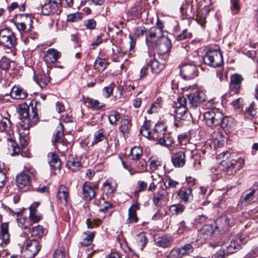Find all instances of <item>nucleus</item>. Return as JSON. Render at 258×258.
Masks as SVG:
<instances>
[{"label":"nucleus","mask_w":258,"mask_h":258,"mask_svg":"<svg viewBox=\"0 0 258 258\" xmlns=\"http://www.w3.org/2000/svg\"><path fill=\"white\" fill-rule=\"evenodd\" d=\"M11 97L16 100H23L28 96L27 92L23 88L17 86H14L10 93Z\"/></svg>","instance_id":"f3484780"},{"label":"nucleus","mask_w":258,"mask_h":258,"mask_svg":"<svg viewBox=\"0 0 258 258\" xmlns=\"http://www.w3.org/2000/svg\"><path fill=\"white\" fill-rule=\"evenodd\" d=\"M32 120H30V117L27 118L21 119L20 126L24 130H28L30 127L34 125L39 119L38 115L36 109L32 107Z\"/></svg>","instance_id":"2eb2a0df"},{"label":"nucleus","mask_w":258,"mask_h":258,"mask_svg":"<svg viewBox=\"0 0 258 258\" xmlns=\"http://www.w3.org/2000/svg\"><path fill=\"white\" fill-rule=\"evenodd\" d=\"M180 72L184 80H191L198 75L197 66L192 63H184L180 66Z\"/></svg>","instance_id":"6e6552de"},{"label":"nucleus","mask_w":258,"mask_h":258,"mask_svg":"<svg viewBox=\"0 0 258 258\" xmlns=\"http://www.w3.org/2000/svg\"><path fill=\"white\" fill-rule=\"evenodd\" d=\"M130 121V120L128 119H124L122 121L121 125L119 127L120 130L122 133L127 134L129 133L131 127V123Z\"/></svg>","instance_id":"864d4df0"},{"label":"nucleus","mask_w":258,"mask_h":258,"mask_svg":"<svg viewBox=\"0 0 258 258\" xmlns=\"http://www.w3.org/2000/svg\"><path fill=\"white\" fill-rule=\"evenodd\" d=\"M206 64L213 67H220L223 64V55L219 49L209 50L203 57Z\"/></svg>","instance_id":"39448f33"},{"label":"nucleus","mask_w":258,"mask_h":258,"mask_svg":"<svg viewBox=\"0 0 258 258\" xmlns=\"http://www.w3.org/2000/svg\"><path fill=\"white\" fill-rule=\"evenodd\" d=\"M255 104L251 103L249 107L246 109V112L250 118H253L256 114V110L254 107Z\"/></svg>","instance_id":"680f3d73"},{"label":"nucleus","mask_w":258,"mask_h":258,"mask_svg":"<svg viewBox=\"0 0 258 258\" xmlns=\"http://www.w3.org/2000/svg\"><path fill=\"white\" fill-rule=\"evenodd\" d=\"M243 79L242 77L238 74H234L231 77L230 88L231 90L237 94L241 87V83Z\"/></svg>","instance_id":"a211bd4d"},{"label":"nucleus","mask_w":258,"mask_h":258,"mask_svg":"<svg viewBox=\"0 0 258 258\" xmlns=\"http://www.w3.org/2000/svg\"><path fill=\"white\" fill-rule=\"evenodd\" d=\"M146 36L147 41L156 43L159 39L164 35L159 29L152 27L146 32Z\"/></svg>","instance_id":"6ab92c4d"},{"label":"nucleus","mask_w":258,"mask_h":258,"mask_svg":"<svg viewBox=\"0 0 258 258\" xmlns=\"http://www.w3.org/2000/svg\"><path fill=\"white\" fill-rule=\"evenodd\" d=\"M140 204L136 202L128 209L127 221L128 223H137L138 221L137 211L140 209Z\"/></svg>","instance_id":"aec40b11"},{"label":"nucleus","mask_w":258,"mask_h":258,"mask_svg":"<svg viewBox=\"0 0 258 258\" xmlns=\"http://www.w3.org/2000/svg\"><path fill=\"white\" fill-rule=\"evenodd\" d=\"M47 76L43 73H39L35 76L34 78L35 82L40 88H43L45 87L50 82V77L49 76V74Z\"/></svg>","instance_id":"b1692460"},{"label":"nucleus","mask_w":258,"mask_h":258,"mask_svg":"<svg viewBox=\"0 0 258 258\" xmlns=\"http://www.w3.org/2000/svg\"><path fill=\"white\" fill-rule=\"evenodd\" d=\"M120 115L119 112L116 110H111L109 112L108 119L111 124H114L119 119Z\"/></svg>","instance_id":"09e8293b"},{"label":"nucleus","mask_w":258,"mask_h":258,"mask_svg":"<svg viewBox=\"0 0 258 258\" xmlns=\"http://www.w3.org/2000/svg\"><path fill=\"white\" fill-rule=\"evenodd\" d=\"M83 197L85 201H89L95 198L96 191L94 188L85 182L83 187Z\"/></svg>","instance_id":"393cba45"},{"label":"nucleus","mask_w":258,"mask_h":258,"mask_svg":"<svg viewBox=\"0 0 258 258\" xmlns=\"http://www.w3.org/2000/svg\"><path fill=\"white\" fill-rule=\"evenodd\" d=\"M83 102L89 107H91L94 109L100 110L105 106V104L104 103H100L97 100L91 99L90 98H84Z\"/></svg>","instance_id":"473e14b6"},{"label":"nucleus","mask_w":258,"mask_h":258,"mask_svg":"<svg viewBox=\"0 0 258 258\" xmlns=\"http://www.w3.org/2000/svg\"><path fill=\"white\" fill-rule=\"evenodd\" d=\"M234 157V154H231L228 152L223 153V158L228 159L222 161L221 164L223 167V170L228 175L234 174L244 165V159L241 157L233 159Z\"/></svg>","instance_id":"f257e3e1"},{"label":"nucleus","mask_w":258,"mask_h":258,"mask_svg":"<svg viewBox=\"0 0 258 258\" xmlns=\"http://www.w3.org/2000/svg\"><path fill=\"white\" fill-rule=\"evenodd\" d=\"M171 162L175 167H182L185 164V150L183 149L173 153L171 156Z\"/></svg>","instance_id":"4468645a"},{"label":"nucleus","mask_w":258,"mask_h":258,"mask_svg":"<svg viewBox=\"0 0 258 258\" xmlns=\"http://www.w3.org/2000/svg\"><path fill=\"white\" fill-rule=\"evenodd\" d=\"M192 189L188 187L184 190L181 195V200L184 202L189 201L192 199Z\"/></svg>","instance_id":"6e6d98bb"},{"label":"nucleus","mask_w":258,"mask_h":258,"mask_svg":"<svg viewBox=\"0 0 258 258\" xmlns=\"http://www.w3.org/2000/svg\"><path fill=\"white\" fill-rule=\"evenodd\" d=\"M101 221L100 219H95L91 220L89 219L86 220V224L89 229H92L95 227H98L101 223Z\"/></svg>","instance_id":"e2e57ef3"},{"label":"nucleus","mask_w":258,"mask_h":258,"mask_svg":"<svg viewBox=\"0 0 258 258\" xmlns=\"http://www.w3.org/2000/svg\"><path fill=\"white\" fill-rule=\"evenodd\" d=\"M29 107L26 104H20L19 105V113L20 115L21 119L29 118L30 115Z\"/></svg>","instance_id":"c03bdc74"},{"label":"nucleus","mask_w":258,"mask_h":258,"mask_svg":"<svg viewBox=\"0 0 258 258\" xmlns=\"http://www.w3.org/2000/svg\"><path fill=\"white\" fill-rule=\"evenodd\" d=\"M95 232L94 231L90 232H84V236L81 244L84 246H88L91 244L95 236Z\"/></svg>","instance_id":"37998d69"},{"label":"nucleus","mask_w":258,"mask_h":258,"mask_svg":"<svg viewBox=\"0 0 258 258\" xmlns=\"http://www.w3.org/2000/svg\"><path fill=\"white\" fill-rule=\"evenodd\" d=\"M42 13L44 15H49L51 13L54 14L59 15L60 13L53 7V6L49 2L42 6Z\"/></svg>","instance_id":"e433bc0d"},{"label":"nucleus","mask_w":258,"mask_h":258,"mask_svg":"<svg viewBox=\"0 0 258 258\" xmlns=\"http://www.w3.org/2000/svg\"><path fill=\"white\" fill-rule=\"evenodd\" d=\"M173 238L171 236L164 235L159 236L155 239V242L157 246L166 248L170 246L173 243Z\"/></svg>","instance_id":"4be33fe9"},{"label":"nucleus","mask_w":258,"mask_h":258,"mask_svg":"<svg viewBox=\"0 0 258 258\" xmlns=\"http://www.w3.org/2000/svg\"><path fill=\"white\" fill-rule=\"evenodd\" d=\"M150 67L152 72L156 75L159 74L164 69L163 64L159 62L156 59L150 60Z\"/></svg>","instance_id":"f704fd0d"},{"label":"nucleus","mask_w":258,"mask_h":258,"mask_svg":"<svg viewBox=\"0 0 258 258\" xmlns=\"http://www.w3.org/2000/svg\"><path fill=\"white\" fill-rule=\"evenodd\" d=\"M16 38L14 32L8 28L0 31V43L4 46L11 48L16 44Z\"/></svg>","instance_id":"0eeeda50"},{"label":"nucleus","mask_w":258,"mask_h":258,"mask_svg":"<svg viewBox=\"0 0 258 258\" xmlns=\"http://www.w3.org/2000/svg\"><path fill=\"white\" fill-rule=\"evenodd\" d=\"M138 186L139 189L134 192V195L136 198H138L140 192L144 191L147 188L148 184L144 181L139 180L138 182Z\"/></svg>","instance_id":"4d7b16f0"},{"label":"nucleus","mask_w":258,"mask_h":258,"mask_svg":"<svg viewBox=\"0 0 258 258\" xmlns=\"http://www.w3.org/2000/svg\"><path fill=\"white\" fill-rule=\"evenodd\" d=\"M255 196L256 190L255 189H251L249 191H245L241 198V204L244 205L249 204L254 200Z\"/></svg>","instance_id":"2f4dec72"},{"label":"nucleus","mask_w":258,"mask_h":258,"mask_svg":"<svg viewBox=\"0 0 258 258\" xmlns=\"http://www.w3.org/2000/svg\"><path fill=\"white\" fill-rule=\"evenodd\" d=\"M164 185L166 188H176L179 185V182L172 179L170 177L167 176L164 180Z\"/></svg>","instance_id":"a18cd8bd"},{"label":"nucleus","mask_w":258,"mask_h":258,"mask_svg":"<svg viewBox=\"0 0 258 258\" xmlns=\"http://www.w3.org/2000/svg\"><path fill=\"white\" fill-rule=\"evenodd\" d=\"M47 160L49 165L53 169H58L61 167V161L58 156L54 153H49L47 155Z\"/></svg>","instance_id":"bb28decb"},{"label":"nucleus","mask_w":258,"mask_h":258,"mask_svg":"<svg viewBox=\"0 0 258 258\" xmlns=\"http://www.w3.org/2000/svg\"><path fill=\"white\" fill-rule=\"evenodd\" d=\"M233 224L234 219L233 218L224 215L217 218L214 225L216 229L225 232L227 231Z\"/></svg>","instance_id":"9b49d317"},{"label":"nucleus","mask_w":258,"mask_h":258,"mask_svg":"<svg viewBox=\"0 0 258 258\" xmlns=\"http://www.w3.org/2000/svg\"><path fill=\"white\" fill-rule=\"evenodd\" d=\"M191 33L187 32V29L183 30L181 33L177 35L176 39L178 41L183 40L188 38H190Z\"/></svg>","instance_id":"774afa93"},{"label":"nucleus","mask_w":258,"mask_h":258,"mask_svg":"<svg viewBox=\"0 0 258 258\" xmlns=\"http://www.w3.org/2000/svg\"><path fill=\"white\" fill-rule=\"evenodd\" d=\"M60 52L56 50L51 48L48 49L44 56V60L47 64L55 62L60 57Z\"/></svg>","instance_id":"412c9836"},{"label":"nucleus","mask_w":258,"mask_h":258,"mask_svg":"<svg viewBox=\"0 0 258 258\" xmlns=\"http://www.w3.org/2000/svg\"><path fill=\"white\" fill-rule=\"evenodd\" d=\"M30 178L25 173L22 172L17 176L16 183L20 188H23L30 183Z\"/></svg>","instance_id":"c756f323"},{"label":"nucleus","mask_w":258,"mask_h":258,"mask_svg":"<svg viewBox=\"0 0 258 258\" xmlns=\"http://www.w3.org/2000/svg\"><path fill=\"white\" fill-rule=\"evenodd\" d=\"M63 136V126L59 123L56 128V132L53 134L52 142L54 144L58 142L59 140Z\"/></svg>","instance_id":"ea45409f"},{"label":"nucleus","mask_w":258,"mask_h":258,"mask_svg":"<svg viewBox=\"0 0 258 258\" xmlns=\"http://www.w3.org/2000/svg\"><path fill=\"white\" fill-rule=\"evenodd\" d=\"M103 140H105L108 144L107 137L105 134V131L102 128L94 133L91 144L93 146Z\"/></svg>","instance_id":"c85d7f7f"},{"label":"nucleus","mask_w":258,"mask_h":258,"mask_svg":"<svg viewBox=\"0 0 258 258\" xmlns=\"http://www.w3.org/2000/svg\"><path fill=\"white\" fill-rule=\"evenodd\" d=\"M155 45L158 55L165 56L164 59H166L171 48V42L170 39L164 35L156 42Z\"/></svg>","instance_id":"423d86ee"},{"label":"nucleus","mask_w":258,"mask_h":258,"mask_svg":"<svg viewBox=\"0 0 258 258\" xmlns=\"http://www.w3.org/2000/svg\"><path fill=\"white\" fill-rule=\"evenodd\" d=\"M130 155L133 160H139L143 156V150L140 146H135L131 149Z\"/></svg>","instance_id":"58836bf2"},{"label":"nucleus","mask_w":258,"mask_h":258,"mask_svg":"<svg viewBox=\"0 0 258 258\" xmlns=\"http://www.w3.org/2000/svg\"><path fill=\"white\" fill-rule=\"evenodd\" d=\"M83 18V14L81 13L76 12L70 14L67 16V21L68 22H76L80 21Z\"/></svg>","instance_id":"49530a36"},{"label":"nucleus","mask_w":258,"mask_h":258,"mask_svg":"<svg viewBox=\"0 0 258 258\" xmlns=\"http://www.w3.org/2000/svg\"><path fill=\"white\" fill-rule=\"evenodd\" d=\"M0 130L2 132H5L8 135V137H11L13 131L11 130V122L7 117H2L0 124Z\"/></svg>","instance_id":"5701e85b"},{"label":"nucleus","mask_w":258,"mask_h":258,"mask_svg":"<svg viewBox=\"0 0 258 258\" xmlns=\"http://www.w3.org/2000/svg\"><path fill=\"white\" fill-rule=\"evenodd\" d=\"M7 141L11 143V146L12 148L13 152L12 153V156L18 155L20 152V147L15 143L12 139V137H8Z\"/></svg>","instance_id":"3c124183"},{"label":"nucleus","mask_w":258,"mask_h":258,"mask_svg":"<svg viewBox=\"0 0 258 258\" xmlns=\"http://www.w3.org/2000/svg\"><path fill=\"white\" fill-rule=\"evenodd\" d=\"M11 60L10 59L3 57L0 60V68L4 70H7L10 68Z\"/></svg>","instance_id":"bf43d9fd"},{"label":"nucleus","mask_w":258,"mask_h":258,"mask_svg":"<svg viewBox=\"0 0 258 258\" xmlns=\"http://www.w3.org/2000/svg\"><path fill=\"white\" fill-rule=\"evenodd\" d=\"M69 189L64 186H61L59 188L56 198L58 201L61 203H63L64 204H67L69 202Z\"/></svg>","instance_id":"cd10ccee"},{"label":"nucleus","mask_w":258,"mask_h":258,"mask_svg":"<svg viewBox=\"0 0 258 258\" xmlns=\"http://www.w3.org/2000/svg\"><path fill=\"white\" fill-rule=\"evenodd\" d=\"M184 210V206L181 204H175L171 205L169 208L171 213L174 215L181 214Z\"/></svg>","instance_id":"8fccbe9b"},{"label":"nucleus","mask_w":258,"mask_h":258,"mask_svg":"<svg viewBox=\"0 0 258 258\" xmlns=\"http://www.w3.org/2000/svg\"><path fill=\"white\" fill-rule=\"evenodd\" d=\"M84 26L86 29L92 30L94 29L96 26V22L93 19H89L84 22Z\"/></svg>","instance_id":"338daca9"},{"label":"nucleus","mask_w":258,"mask_h":258,"mask_svg":"<svg viewBox=\"0 0 258 258\" xmlns=\"http://www.w3.org/2000/svg\"><path fill=\"white\" fill-rule=\"evenodd\" d=\"M31 233L32 236L38 238H41L45 234L44 228L41 225L33 227Z\"/></svg>","instance_id":"79ce46f5"},{"label":"nucleus","mask_w":258,"mask_h":258,"mask_svg":"<svg viewBox=\"0 0 258 258\" xmlns=\"http://www.w3.org/2000/svg\"><path fill=\"white\" fill-rule=\"evenodd\" d=\"M136 241L138 246L141 249H142L148 242V239L146 236V233L144 232L140 233L137 235Z\"/></svg>","instance_id":"a19ab883"},{"label":"nucleus","mask_w":258,"mask_h":258,"mask_svg":"<svg viewBox=\"0 0 258 258\" xmlns=\"http://www.w3.org/2000/svg\"><path fill=\"white\" fill-rule=\"evenodd\" d=\"M42 218V216L40 215H37L36 212L30 213L29 219L30 220V224L32 225L35 223L39 222Z\"/></svg>","instance_id":"0e129e2a"},{"label":"nucleus","mask_w":258,"mask_h":258,"mask_svg":"<svg viewBox=\"0 0 258 258\" xmlns=\"http://www.w3.org/2000/svg\"><path fill=\"white\" fill-rule=\"evenodd\" d=\"M204 119L209 126H214L220 125L224 128L227 126V118L224 117L223 113L218 109L214 108L207 111L204 113Z\"/></svg>","instance_id":"f03ea898"},{"label":"nucleus","mask_w":258,"mask_h":258,"mask_svg":"<svg viewBox=\"0 0 258 258\" xmlns=\"http://www.w3.org/2000/svg\"><path fill=\"white\" fill-rule=\"evenodd\" d=\"M41 245L38 240L31 239L26 242L24 256L26 258H33L40 250Z\"/></svg>","instance_id":"1a4fd4ad"},{"label":"nucleus","mask_w":258,"mask_h":258,"mask_svg":"<svg viewBox=\"0 0 258 258\" xmlns=\"http://www.w3.org/2000/svg\"><path fill=\"white\" fill-rule=\"evenodd\" d=\"M216 228L213 224H206L198 231V238L201 242L210 238L215 232Z\"/></svg>","instance_id":"f8f14e48"},{"label":"nucleus","mask_w":258,"mask_h":258,"mask_svg":"<svg viewBox=\"0 0 258 258\" xmlns=\"http://www.w3.org/2000/svg\"><path fill=\"white\" fill-rule=\"evenodd\" d=\"M174 113V125L179 127L182 125V121L185 120L187 117V108L184 106H177Z\"/></svg>","instance_id":"ddd939ff"},{"label":"nucleus","mask_w":258,"mask_h":258,"mask_svg":"<svg viewBox=\"0 0 258 258\" xmlns=\"http://www.w3.org/2000/svg\"><path fill=\"white\" fill-rule=\"evenodd\" d=\"M166 193L165 189H162L154 194L153 203L155 207H159L162 205V201L165 196Z\"/></svg>","instance_id":"7c9ffc66"},{"label":"nucleus","mask_w":258,"mask_h":258,"mask_svg":"<svg viewBox=\"0 0 258 258\" xmlns=\"http://www.w3.org/2000/svg\"><path fill=\"white\" fill-rule=\"evenodd\" d=\"M115 84L112 83L108 86L104 87L103 88V94L105 98H109L111 95L114 90V88L115 87Z\"/></svg>","instance_id":"5fc2aeb1"},{"label":"nucleus","mask_w":258,"mask_h":258,"mask_svg":"<svg viewBox=\"0 0 258 258\" xmlns=\"http://www.w3.org/2000/svg\"><path fill=\"white\" fill-rule=\"evenodd\" d=\"M67 166L72 171L76 172L79 170L82 166L80 160L78 158L71 156L67 162Z\"/></svg>","instance_id":"a878e982"},{"label":"nucleus","mask_w":258,"mask_h":258,"mask_svg":"<svg viewBox=\"0 0 258 258\" xmlns=\"http://www.w3.org/2000/svg\"><path fill=\"white\" fill-rule=\"evenodd\" d=\"M107 65L105 59L97 57L94 62V68L98 72H102L106 68Z\"/></svg>","instance_id":"4c0bfd02"},{"label":"nucleus","mask_w":258,"mask_h":258,"mask_svg":"<svg viewBox=\"0 0 258 258\" xmlns=\"http://www.w3.org/2000/svg\"><path fill=\"white\" fill-rule=\"evenodd\" d=\"M189 105L191 107H196L205 101L206 96L204 92L200 90L196 89L192 93L187 95Z\"/></svg>","instance_id":"9d476101"},{"label":"nucleus","mask_w":258,"mask_h":258,"mask_svg":"<svg viewBox=\"0 0 258 258\" xmlns=\"http://www.w3.org/2000/svg\"><path fill=\"white\" fill-rule=\"evenodd\" d=\"M148 162H149L150 168L151 171H154L159 166H161V161L159 159L151 157Z\"/></svg>","instance_id":"de8ad7c7"},{"label":"nucleus","mask_w":258,"mask_h":258,"mask_svg":"<svg viewBox=\"0 0 258 258\" xmlns=\"http://www.w3.org/2000/svg\"><path fill=\"white\" fill-rule=\"evenodd\" d=\"M219 245L222 246V252L228 255L236 252L241 247V245L245 243L244 236L237 234L232 238L230 243L227 245L225 242H219Z\"/></svg>","instance_id":"7ed1b4c3"},{"label":"nucleus","mask_w":258,"mask_h":258,"mask_svg":"<svg viewBox=\"0 0 258 258\" xmlns=\"http://www.w3.org/2000/svg\"><path fill=\"white\" fill-rule=\"evenodd\" d=\"M10 234L9 233V225L7 223H3L1 226V238L6 243L10 240Z\"/></svg>","instance_id":"72a5a7b5"},{"label":"nucleus","mask_w":258,"mask_h":258,"mask_svg":"<svg viewBox=\"0 0 258 258\" xmlns=\"http://www.w3.org/2000/svg\"><path fill=\"white\" fill-rule=\"evenodd\" d=\"M17 221L19 226L23 229H26L32 225V224H30L26 219L22 218L17 219Z\"/></svg>","instance_id":"69168bd1"},{"label":"nucleus","mask_w":258,"mask_h":258,"mask_svg":"<svg viewBox=\"0 0 258 258\" xmlns=\"http://www.w3.org/2000/svg\"><path fill=\"white\" fill-rule=\"evenodd\" d=\"M166 131L167 126L164 123H156L152 131V139L158 141Z\"/></svg>","instance_id":"dca6fc26"},{"label":"nucleus","mask_w":258,"mask_h":258,"mask_svg":"<svg viewBox=\"0 0 258 258\" xmlns=\"http://www.w3.org/2000/svg\"><path fill=\"white\" fill-rule=\"evenodd\" d=\"M33 19L31 15L28 14H20L16 16L15 20V25L22 33H26L30 31L33 28Z\"/></svg>","instance_id":"20e7f679"},{"label":"nucleus","mask_w":258,"mask_h":258,"mask_svg":"<svg viewBox=\"0 0 258 258\" xmlns=\"http://www.w3.org/2000/svg\"><path fill=\"white\" fill-rule=\"evenodd\" d=\"M173 138L170 136V134L167 131L164 134V135L162 136L161 139H159L158 140V142L160 145L166 147L171 146L173 144Z\"/></svg>","instance_id":"c9c22d12"},{"label":"nucleus","mask_w":258,"mask_h":258,"mask_svg":"<svg viewBox=\"0 0 258 258\" xmlns=\"http://www.w3.org/2000/svg\"><path fill=\"white\" fill-rule=\"evenodd\" d=\"M103 190L108 196H112L114 192V188L111 186V184L106 182L103 184Z\"/></svg>","instance_id":"052dcab7"},{"label":"nucleus","mask_w":258,"mask_h":258,"mask_svg":"<svg viewBox=\"0 0 258 258\" xmlns=\"http://www.w3.org/2000/svg\"><path fill=\"white\" fill-rule=\"evenodd\" d=\"M182 257L188 255L194 251V247L191 244H186L179 248Z\"/></svg>","instance_id":"603ef678"},{"label":"nucleus","mask_w":258,"mask_h":258,"mask_svg":"<svg viewBox=\"0 0 258 258\" xmlns=\"http://www.w3.org/2000/svg\"><path fill=\"white\" fill-rule=\"evenodd\" d=\"M179 248H173L167 255L166 258H181V254Z\"/></svg>","instance_id":"13d9d810"}]
</instances>
